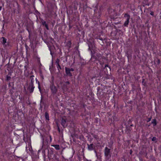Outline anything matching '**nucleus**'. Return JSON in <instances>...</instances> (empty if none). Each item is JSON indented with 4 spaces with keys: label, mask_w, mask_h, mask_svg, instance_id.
Segmentation results:
<instances>
[{
    "label": "nucleus",
    "mask_w": 161,
    "mask_h": 161,
    "mask_svg": "<svg viewBox=\"0 0 161 161\" xmlns=\"http://www.w3.org/2000/svg\"><path fill=\"white\" fill-rule=\"evenodd\" d=\"M124 17L126 18V20L125 21L124 25L125 26H127L128 25L129 23L130 16L128 14H125Z\"/></svg>",
    "instance_id": "nucleus-1"
},
{
    "label": "nucleus",
    "mask_w": 161,
    "mask_h": 161,
    "mask_svg": "<svg viewBox=\"0 0 161 161\" xmlns=\"http://www.w3.org/2000/svg\"><path fill=\"white\" fill-rule=\"evenodd\" d=\"M51 89L52 92L53 94H55L57 91V89L56 87L53 85H52L51 86Z\"/></svg>",
    "instance_id": "nucleus-2"
},
{
    "label": "nucleus",
    "mask_w": 161,
    "mask_h": 161,
    "mask_svg": "<svg viewBox=\"0 0 161 161\" xmlns=\"http://www.w3.org/2000/svg\"><path fill=\"white\" fill-rule=\"evenodd\" d=\"M110 152V149L107 147H105V148L104 153L106 157H108L109 154Z\"/></svg>",
    "instance_id": "nucleus-3"
},
{
    "label": "nucleus",
    "mask_w": 161,
    "mask_h": 161,
    "mask_svg": "<svg viewBox=\"0 0 161 161\" xmlns=\"http://www.w3.org/2000/svg\"><path fill=\"white\" fill-rule=\"evenodd\" d=\"M158 122L157 121V120L155 119H153L152 121V124L153 125V126L154 129H155V126L158 123Z\"/></svg>",
    "instance_id": "nucleus-4"
},
{
    "label": "nucleus",
    "mask_w": 161,
    "mask_h": 161,
    "mask_svg": "<svg viewBox=\"0 0 161 161\" xmlns=\"http://www.w3.org/2000/svg\"><path fill=\"white\" fill-rule=\"evenodd\" d=\"M65 69L66 74L69 76H72V75L70 73V71L69 70V68L66 67Z\"/></svg>",
    "instance_id": "nucleus-5"
},
{
    "label": "nucleus",
    "mask_w": 161,
    "mask_h": 161,
    "mask_svg": "<svg viewBox=\"0 0 161 161\" xmlns=\"http://www.w3.org/2000/svg\"><path fill=\"white\" fill-rule=\"evenodd\" d=\"M160 61L159 59H158V58H156L154 59V63L155 64L156 66L157 65H158L159 64H160Z\"/></svg>",
    "instance_id": "nucleus-6"
},
{
    "label": "nucleus",
    "mask_w": 161,
    "mask_h": 161,
    "mask_svg": "<svg viewBox=\"0 0 161 161\" xmlns=\"http://www.w3.org/2000/svg\"><path fill=\"white\" fill-rule=\"evenodd\" d=\"M66 121L65 119H63L61 121V124L64 126L65 127L67 126V125L66 124Z\"/></svg>",
    "instance_id": "nucleus-7"
},
{
    "label": "nucleus",
    "mask_w": 161,
    "mask_h": 161,
    "mask_svg": "<svg viewBox=\"0 0 161 161\" xmlns=\"http://www.w3.org/2000/svg\"><path fill=\"white\" fill-rule=\"evenodd\" d=\"M88 149L90 150H93L94 149V146L92 144H91L90 145L87 144Z\"/></svg>",
    "instance_id": "nucleus-8"
},
{
    "label": "nucleus",
    "mask_w": 161,
    "mask_h": 161,
    "mask_svg": "<svg viewBox=\"0 0 161 161\" xmlns=\"http://www.w3.org/2000/svg\"><path fill=\"white\" fill-rule=\"evenodd\" d=\"M52 146L54 147V148L57 150L60 149L59 146L58 145H52Z\"/></svg>",
    "instance_id": "nucleus-9"
},
{
    "label": "nucleus",
    "mask_w": 161,
    "mask_h": 161,
    "mask_svg": "<svg viewBox=\"0 0 161 161\" xmlns=\"http://www.w3.org/2000/svg\"><path fill=\"white\" fill-rule=\"evenodd\" d=\"M2 43L3 44H5L6 43L7 39L5 38L4 37H2Z\"/></svg>",
    "instance_id": "nucleus-10"
},
{
    "label": "nucleus",
    "mask_w": 161,
    "mask_h": 161,
    "mask_svg": "<svg viewBox=\"0 0 161 161\" xmlns=\"http://www.w3.org/2000/svg\"><path fill=\"white\" fill-rule=\"evenodd\" d=\"M45 117L46 119L49 120V116L47 112L45 113Z\"/></svg>",
    "instance_id": "nucleus-11"
},
{
    "label": "nucleus",
    "mask_w": 161,
    "mask_h": 161,
    "mask_svg": "<svg viewBox=\"0 0 161 161\" xmlns=\"http://www.w3.org/2000/svg\"><path fill=\"white\" fill-rule=\"evenodd\" d=\"M158 141V139H157L155 137H153L152 139V141L154 142L155 143L157 142Z\"/></svg>",
    "instance_id": "nucleus-12"
},
{
    "label": "nucleus",
    "mask_w": 161,
    "mask_h": 161,
    "mask_svg": "<svg viewBox=\"0 0 161 161\" xmlns=\"http://www.w3.org/2000/svg\"><path fill=\"white\" fill-rule=\"evenodd\" d=\"M158 149L160 150V152L161 153V145H160L159 147H158Z\"/></svg>",
    "instance_id": "nucleus-13"
},
{
    "label": "nucleus",
    "mask_w": 161,
    "mask_h": 161,
    "mask_svg": "<svg viewBox=\"0 0 161 161\" xmlns=\"http://www.w3.org/2000/svg\"><path fill=\"white\" fill-rule=\"evenodd\" d=\"M45 26L46 27V28L48 30V25L47 24H46Z\"/></svg>",
    "instance_id": "nucleus-14"
},
{
    "label": "nucleus",
    "mask_w": 161,
    "mask_h": 161,
    "mask_svg": "<svg viewBox=\"0 0 161 161\" xmlns=\"http://www.w3.org/2000/svg\"><path fill=\"white\" fill-rule=\"evenodd\" d=\"M69 70L70 71H73L74 70V69L72 68H71V69L69 68Z\"/></svg>",
    "instance_id": "nucleus-15"
},
{
    "label": "nucleus",
    "mask_w": 161,
    "mask_h": 161,
    "mask_svg": "<svg viewBox=\"0 0 161 161\" xmlns=\"http://www.w3.org/2000/svg\"><path fill=\"white\" fill-rule=\"evenodd\" d=\"M46 22H45V21H44V22H42V24H43V25H46Z\"/></svg>",
    "instance_id": "nucleus-16"
},
{
    "label": "nucleus",
    "mask_w": 161,
    "mask_h": 161,
    "mask_svg": "<svg viewBox=\"0 0 161 161\" xmlns=\"http://www.w3.org/2000/svg\"><path fill=\"white\" fill-rule=\"evenodd\" d=\"M152 160H153V161H156V160L154 159V158H152Z\"/></svg>",
    "instance_id": "nucleus-17"
},
{
    "label": "nucleus",
    "mask_w": 161,
    "mask_h": 161,
    "mask_svg": "<svg viewBox=\"0 0 161 161\" xmlns=\"http://www.w3.org/2000/svg\"><path fill=\"white\" fill-rule=\"evenodd\" d=\"M152 14H151V15H153V14H154V12H153V11H152V13H151Z\"/></svg>",
    "instance_id": "nucleus-18"
},
{
    "label": "nucleus",
    "mask_w": 161,
    "mask_h": 161,
    "mask_svg": "<svg viewBox=\"0 0 161 161\" xmlns=\"http://www.w3.org/2000/svg\"><path fill=\"white\" fill-rule=\"evenodd\" d=\"M33 89H31V92H33Z\"/></svg>",
    "instance_id": "nucleus-19"
},
{
    "label": "nucleus",
    "mask_w": 161,
    "mask_h": 161,
    "mask_svg": "<svg viewBox=\"0 0 161 161\" xmlns=\"http://www.w3.org/2000/svg\"><path fill=\"white\" fill-rule=\"evenodd\" d=\"M66 83H67V84H69V82H68V81L66 82Z\"/></svg>",
    "instance_id": "nucleus-20"
},
{
    "label": "nucleus",
    "mask_w": 161,
    "mask_h": 161,
    "mask_svg": "<svg viewBox=\"0 0 161 161\" xmlns=\"http://www.w3.org/2000/svg\"><path fill=\"white\" fill-rule=\"evenodd\" d=\"M39 90H40V88L39 87Z\"/></svg>",
    "instance_id": "nucleus-21"
},
{
    "label": "nucleus",
    "mask_w": 161,
    "mask_h": 161,
    "mask_svg": "<svg viewBox=\"0 0 161 161\" xmlns=\"http://www.w3.org/2000/svg\"><path fill=\"white\" fill-rule=\"evenodd\" d=\"M154 49H155V48H153V50H154Z\"/></svg>",
    "instance_id": "nucleus-22"
}]
</instances>
